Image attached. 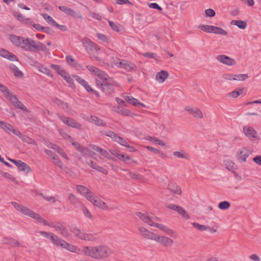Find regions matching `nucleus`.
<instances>
[{
  "label": "nucleus",
  "mask_w": 261,
  "mask_h": 261,
  "mask_svg": "<svg viewBox=\"0 0 261 261\" xmlns=\"http://www.w3.org/2000/svg\"><path fill=\"white\" fill-rule=\"evenodd\" d=\"M83 251L86 255L97 259L107 258L113 252L110 248L104 245H99L95 247H85Z\"/></svg>",
  "instance_id": "obj_1"
},
{
  "label": "nucleus",
  "mask_w": 261,
  "mask_h": 261,
  "mask_svg": "<svg viewBox=\"0 0 261 261\" xmlns=\"http://www.w3.org/2000/svg\"><path fill=\"white\" fill-rule=\"evenodd\" d=\"M22 49L25 51L36 52L37 50H41L46 52L48 49L43 43L39 41H35L31 38H23L21 44L20 46Z\"/></svg>",
  "instance_id": "obj_2"
},
{
  "label": "nucleus",
  "mask_w": 261,
  "mask_h": 261,
  "mask_svg": "<svg viewBox=\"0 0 261 261\" xmlns=\"http://www.w3.org/2000/svg\"><path fill=\"white\" fill-rule=\"evenodd\" d=\"M11 204L16 210L23 214L35 219L39 222L43 223L44 225H48V222L41 217L39 214L34 212L27 207L14 201L11 202Z\"/></svg>",
  "instance_id": "obj_3"
},
{
  "label": "nucleus",
  "mask_w": 261,
  "mask_h": 261,
  "mask_svg": "<svg viewBox=\"0 0 261 261\" xmlns=\"http://www.w3.org/2000/svg\"><path fill=\"white\" fill-rule=\"evenodd\" d=\"M96 83L97 86L100 87L103 92L109 94H112L114 92L115 87L119 86V85L112 79L106 82H101L100 80H96Z\"/></svg>",
  "instance_id": "obj_4"
},
{
  "label": "nucleus",
  "mask_w": 261,
  "mask_h": 261,
  "mask_svg": "<svg viewBox=\"0 0 261 261\" xmlns=\"http://www.w3.org/2000/svg\"><path fill=\"white\" fill-rule=\"evenodd\" d=\"M113 62L117 66L125 69L127 71H136L137 69V66L132 62H129L124 60L120 59H114Z\"/></svg>",
  "instance_id": "obj_5"
},
{
  "label": "nucleus",
  "mask_w": 261,
  "mask_h": 261,
  "mask_svg": "<svg viewBox=\"0 0 261 261\" xmlns=\"http://www.w3.org/2000/svg\"><path fill=\"white\" fill-rule=\"evenodd\" d=\"M50 67L55 70L59 75L63 77L71 88L74 87L73 79L62 67L59 65L55 64L50 65Z\"/></svg>",
  "instance_id": "obj_6"
},
{
  "label": "nucleus",
  "mask_w": 261,
  "mask_h": 261,
  "mask_svg": "<svg viewBox=\"0 0 261 261\" xmlns=\"http://www.w3.org/2000/svg\"><path fill=\"white\" fill-rule=\"evenodd\" d=\"M50 242L56 246L67 249L71 251H73V249L75 248V246L69 244L55 234L51 236Z\"/></svg>",
  "instance_id": "obj_7"
},
{
  "label": "nucleus",
  "mask_w": 261,
  "mask_h": 261,
  "mask_svg": "<svg viewBox=\"0 0 261 261\" xmlns=\"http://www.w3.org/2000/svg\"><path fill=\"white\" fill-rule=\"evenodd\" d=\"M102 135L108 136L114 141L117 142L121 145L124 146L127 148H130V146L127 144V142L123 138L119 137L117 134L111 130H107L101 132Z\"/></svg>",
  "instance_id": "obj_8"
},
{
  "label": "nucleus",
  "mask_w": 261,
  "mask_h": 261,
  "mask_svg": "<svg viewBox=\"0 0 261 261\" xmlns=\"http://www.w3.org/2000/svg\"><path fill=\"white\" fill-rule=\"evenodd\" d=\"M82 42L87 52L90 55L92 54L94 51H97L100 49L98 45L92 42L90 39L87 37L84 38Z\"/></svg>",
  "instance_id": "obj_9"
},
{
  "label": "nucleus",
  "mask_w": 261,
  "mask_h": 261,
  "mask_svg": "<svg viewBox=\"0 0 261 261\" xmlns=\"http://www.w3.org/2000/svg\"><path fill=\"white\" fill-rule=\"evenodd\" d=\"M58 117L61 121L69 127L80 129L82 126L80 123L76 122L72 118L65 117L60 114H58Z\"/></svg>",
  "instance_id": "obj_10"
},
{
  "label": "nucleus",
  "mask_w": 261,
  "mask_h": 261,
  "mask_svg": "<svg viewBox=\"0 0 261 261\" xmlns=\"http://www.w3.org/2000/svg\"><path fill=\"white\" fill-rule=\"evenodd\" d=\"M72 77L81 85H82L86 90L92 94L95 95L97 96H99L98 93L97 91L93 89L88 84V83L85 81L82 77H80L77 75H72Z\"/></svg>",
  "instance_id": "obj_11"
},
{
  "label": "nucleus",
  "mask_w": 261,
  "mask_h": 261,
  "mask_svg": "<svg viewBox=\"0 0 261 261\" xmlns=\"http://www.w3.org/2000/svg\"><path fill=\"white\" fill-rule=\"evenodd\" d=\"M77 192L86 197L87 199L92 200V195L94 193L88 188L82 185H77L76 187Z\"/></svg>",
  "instance_id": "obj_12"
},
{
  "label": "nucleus",
  "mask_w": 261,
  "mask_h": 261,
  "mask_svg": "<svg viewBox=\"0 0 261 261\" xmlns=\"http://www.w3.org/2000/svg\"><path fill=\"white\" fill-rule=\"evenodd\" d=\"M8 160L14 163L21 171H24L26 173L31 172L32 170L29 166H28L25 163L23 162L20 160H15L14 159H11L8 158Z\"/></svg>",
  "instance_id": "obj_13"
},
{
  "label": "nucleus",
  "mask_w": 261,
  "mask_h": 261,
  "mask_svg": "<svg viewBox=\"0 0 261 261\" xmlns=\"http://www.w3.org/2000/svg\"><path fill=\"white\" fill-rule=\"evenodd\" d=\"M251 153V151L245 147L241 148L237 153V158L240 163H244L246 159Z\"/></svg>",
  "instance_id": "obj_14"
},
{
  "label": "nucleus",
  "mask_w": 261,
  "mask_h": 261,
  "mask_svg": "<svg viewBox=\"0 0 261 261\" xmlns=\"http://www.w3.org/2000/svg\"><path fill=\"white\" fill-rule=\"evenodd\" d=\"M154 241L158 242L165 247H171L173 244V241L171 239L158 234H156Z\"/></svg>",
  "instance_id": "obj_15"
},
{
  "label": "nucleus",
  "mask_w": 261,
  "mask_h": 261,
  "mask_svg": "<svg viewBox=\"0 0 261 261\" xmlns=\"http://www.w3.org/2000/svg\"><path fill=\"white\" fill-rule=\"evenodd\" d=\"M47 225L54 228L55 230L57 232H59L63 237H66L68 236L69 233L67 229L62 223L58 222L55 224H49L48 223V225Z\"/></svg>",
  "instance_id": "obj_16"
},
{
  "label": "nucleus",
  "mask_w": 261,
  "mask_h": 261,
  "mask_svg": "<svg viewBox=\"0 0 261 261\" xmlns=\"http://www.w3.org/2000/svg\"><path fill=\"white\" fill-rule=\"evenodd\" d=\"M184 109L196 118L202 119L203 118V113L199 108L196 107L191 108L190 106H186L185 107Z\"/></svg>",
  "instance_id": "obj_17"
},
{
  "label": "nucleus",
  "mask_w": 261,
  "mask_h": 261,
  "mask_svg": "<svg viewBox=\"0 0 261 261\" xmlns=\"http://www.w3.org/2000/svg\"><path fill=\"white\" fill-rule=\"evenodd\" d=\"M169 208L177 212L179 215L187 219L190 218V216L182 207L175 204H170L166 206Z\"/></svg>",
  "instance_id": "obj_18"
},
{
  "label": "nucleus",
  "mask_w": 261,
  "mask_h": 261,
  "mask_svg": "<svg viewBox=\"0 0 261 261\" xmlns=\"http://www.w3.org/2000/svg\"><path fill=\"white\" fill-rule=\"evenodd\" d=\"M138 231L140 234L145 239L154 240L156 236L154 233L149 231L147 229L143 227H140L138 228Z\"/></svg>",
  "instance_id": "obj_19"
},
{
  "label": "nucleus",
  "mask_w": 261,
  "mask_h": 261,
  "mask_svg": "<svg viewBox=\"0 0 261 261\" xmlns=\"http://www.w3.org/2000/svg\"><path fill=\"white\" fill-rule=\"evenodd\" d=\"M13 105L17 108L28 112L29 110L21 102L15 95L10 94L8 98Z\"/></svg>",
  "instance_id": "obj_20"
},
{
  "label": "nucleus",
  "mask_w": 261,
  "mask_h": 261,
  "mask_svg": "<svg viewBox=\"0 0 261 261\" xmlns=\"http://www.w3.org/2000/svg\"><path fill=\"white\" fill-rule=\"evenodd\" d=\"M216 59L220 62L227 65L231 66L236 64V61L234 59L225 55H219L217 57Z\"/></svg>",
  "instance_id": "obj_21"
},
{
  "label": "nucleus",
  "mask_w": 261,
  "mask_h": 261,
  "mask_svg": "<svg viewBox=\"0 0 261 261\" xmlns=\"http://www.w3.org/2000/svg\"><path fill=\"white\" fill-rule=\"evenodd\" d=\"M92 200H89V201L91 202L94 205L103 210H107L108 208L106 203L104 201H102L100 199H95L94 195H92Z\"/></svg>",
  "instance_id": "obj_22"
},
{
  "label": "nucleus",
  "mask_w": 261,
  "mask_h": 261,
  "mask_svg": "<svg viewBox=\"0 0 261 261\" xmlns=\"http://www.w3.org/2000/svg\"><path fill=\"white\" fill-rule=\"evenodd\" d=\"M90 147L93 150H94L97 152H99L103 156H104L108 159L113 160V159L111 157V155L109 154V153L107 150H104L103 149L100 148V147L97 146L95 145H91Z\"/></svg>",
  "instance_id": "obj_23"
},
{
  "label": "nucleus",
  "mask_w": 261,
  "mask_h": 261,
  "mask_svg": "<svg viewBox=\"0 0 261 261\" xmlns=\"http://www.w3.org/2000/svg\"><path fill=\"white\" fill-rule=\"evenodd\" d=\"M151 226H155L159 228L160 230L166 232L171 237L174 236V231L172 229L169 228L167 226L163 224L153 222Z\"/></svg>",
  "instance_id": "obj_24"
},
{
  "label": "nucleus",
  "mask_w": 261,
  "mask_h": 261,
  "mask_svg": "<svg viewBox=\"0 0 261 261\" xmlns=\"http://www.w3.org/2000/svg\"><path fill=\"white\" fill-rule=\"evenodd\" d=\"M167 189L173 194L177 195H180L181 194V188L176 183H169L168 185Z\"/></svg>",
  "instance_id": "obj_25"
},
{
  "label": "nucleus",
  "mask_w": 261,
  "mask_h": 261,
  "mask_svg": "<svg viewBox=\"0 0 261 261\" xmlns=\"http://www.w3.org/2000/svg\"><path fill=\"white\" fill-rule=\"evenodd\" d=\"M169 73L166 70H161L155 75V79L160 83H163L169 76Z\"/></svg>",
  "instance_id": "obj_26"
},
{
  "label": "nucleus",
  "mask_w": 261,
  "mask_h": 261,
  "mask_svg": "<svg viewBox=\"0 0 261 261\" xmlns=\"http://www.w3.org/2000/svg\"><path fill=\"white\" fill-rule=\"evenodd\" d=\"M9 38L13 44L20 47L21 44V41L23 38V37L11 34L9 35Z\"/></svg>",
  "instance_id": "obj_27"
},
{
  "label": "nucleus",
  "mask_w": 261,
  "mask_h": 261,
  "mask_svg": "<svg viewBox=\"0 0 261 261\" xmlns=\"http://www.w3.org/2000/svg\"><path fill=\"white\" fill-rule=\"evenodd\" d=\"M135 214L143 221L151 226L153 222H152L150 218L147 215V214L142 213L141 212H137Z\"/></svg>",
  "instance_id": "obj_28"
},
{
  "label": "nucleus",
  "mask_w": 261,
  "mask_h": 261,
  "mask_svg": "<svg viewBox=\"0 0 261 261\" xmlns=\"http://www.w3.org/2000/svg\"><path fill=\"white\" fill-rule=\"evenodd\" d=\"M115 112L124 116L133 117V116L135 115V114L132 113L129 110L126 109L120 106H119L117 108Z\"/></svg>",
  "instance_id": "obj_29"
},
{
  "label": "nucleus",
  "mask_w": 261,
  "mask_h": 261,
  "mask_svg": "<svg viewBox=\"0 0 261 261\" xmlns=\"http://www.w3.org/2000/svg\"><path fill=\"white\" fill-rule=\"evenodd\" d=\"M95 75L98 77V80H100L101 82H106L107 81L110 80L111 79L104 71L99 69L97 71V73H96ZM96 80L97 79H96Z\"/></svg>",
  "instance_id": "obj_30"
},
{
  "label": "nucleus",
  "mask_w": 261,
  "mask_h": 261,
  "mask_svg": "<svg viewBox=\"0 0 261 261\" xmlns=\"http://www.w3.org/2000/svg\"><path fill=\"white\" fill-rule=\"evenodd\" d=\"M34 62L38 64L37 67L38 68V69L40 72L49 76H53L51 71L47 67L44 66L43 65L40 64V63H38L37 61H34Z\"/></svg>",
  "instance_id": "obj_31"
},
{
  "label": "nucleus",
  "mask_w": 261,
  "mask_h": 261,
  "mask_svg": "<svg viewBox=\"0 0 261 261\" xmlns=\"http://www.w3.org/2000/svg\"><path fill=\"white\" fill-rule=\"evenodd\" d=\"M244 132L246 136L249 138H255L257 134L256 130L251 127H244Z\"/></svg>",
  "instance_id": "obj_32"
},
{
  "label": "nucleus",
  "mask_w": 261,
  "mask_h": 261,
  "mask_svg": "<svg viewBox=\"0 0 261 261\" xmlns=\"http://www.w3.org/2000/svg\"><path fill=\"white\" fill-rule=\"evenodd\" d=\"M89 121L91 123L98 126H106V123L96 116H91L89 119Z\"/></svg>",
  "instance_id": "obj_33"
},
{
  "label": "nucleus",
  "mask_w": 261,
  "mask_h": 261,
  "mask_svg": "<svg viewBox=\"0 0 261 261\" xmlns=\"http://www.w3.org/2000/svg\"><path fill=\"white\" fill-rule=\"evenodd\" d=\"M230 23L232 25H235L237 26L239 28L244 30L247 27V21H243L241 20H233L231 21Z\"/></svg>",
  "instance_id": "obj_34"
},
{
  "label": "nucleus",
  "mask_w": 261,
  "mask_h": 261,
  "mask_svg": "<svg viewBox=\"0 0 261 261\" xmlns=\"http://www.w3.org/2000/svg\"><path fill=\"white\" fill-rule=\"evenodd\" d=\"M212 33H214L215 34H218L221 35L226 36L227 35V32L224 30L222 29L221 28L215 27L212 25V28L211 29Z\"/></svg>",
  "instance_id": "obj_35"
},
{
  "label": "nucleus",
  "mask_w": 261,
  "mask_h": 261,
  "mask_svg": "<svg viewBox=\"0 0 261 261\" xmlns=\"http://www.w3.org/2000/svg\"><path fill=\"white\" fill-rule=\"evenodd\" d=\"M51 148L56 151L58 153H59L62 157L65 159L66 160H68V158L66 153L59 146L56 144H52Z\"/></svg>",
  "instance_id": "obj_36"
},
{
  "label": "nucleus",
  "mask_w": 261,
  "mask_h": 261,
  "mask_svg": "<svg viewBox=\"0 0 261 261\" xmlns=\"http://www.w3.org/2000/svg\"><path fill=\"white\" fill-rule=\"evenodd\" d=\"M19 138L21 139L23 142H26L29 144H32L36 146L37 145V143L35 140L30 138L29 137L25 135L22 134Z\"/></svg>",
  "instance_id": "obj_37"
},
{
  "label": "nucleus",
  "mask_w": 261,
  "mask_h": 261,
  "mask_svg": "<svg viewBox=\"0 0 261 261\" xmlns=\"http://www.w3.org/2000/svg\"><path fill=\"white\" fill-rule=\"evenodd\" d=\"M70 230L76 237H77L81 240L83 238L84 233L82 232L78 227L75 226L72 227Z\"/></svg>",
  "instance_id": "obj_38"
},
{
  "label": "nucleus",
  "mask_w": 261,
  "mask_h": 261,
  "mask_svg": "<svg viewBox=\"0 0 261 261\" xmlns=\"http://www.w3.org/2000/svg\"><path fill=\"white\" fill-rule=\"evenodd\" d=\"M54 102L55 103H56L57 106H58L59 107H60L63 110L67 111L68 110V105L67 103L65 102L58 98L55 99L54 100Z\"/></svg>",
  "instance_id": "obj_39"
},
{
  "label": "nucleus",
  "mask_w": 261,
  "mask_h": 261,
  "mask_svg": "<svg viewBox=\"0 0 261 261\" xmlns=\"http://www.w3.org/2000/svg\"><path fill=\"white\" fill-rule=\"evenodd\" d=\"M173 154L174 156L179 159H185L187 160L189 159V155L182 150L178 151H174L173 152Z\"/></svg>",
  "instance_id": "obj_40"
},
{
  "label": "nucleus",
  "mask_w": 261,
  "mask_h": 261,
  "mask_svg": "<svg viewBox=\"0 0 261 261\" xmlns=\"http://www.w3.org/2000/svg\"><path fill=\"white\" fill-rule=\"evenodd\" d=\"M4 243L12 246H19V242L12 238H6L4 240Z\"/></svg>",
  "instance_id": "obj_41"
},
{
  "label": "nucleus",
  "mask_w": 261,
  "mask_h": 261,
  "mask_svg": "<svg viewBox=\"0 0 261 261\" xmlns=\"http://www.w3.org/2000/svg\"><path fill=\"white\" fill-rule=\"evenodd\" d=\"M225 165L227 169L229 171H231L234 174L236 173L234 171H233V170H236L237 169L236 165L233 162L230 160H226L225 161Z\"/></svg>",
  "instance_id": "obj_42"
},
{
  "label": "nucleus",
  "mask_w": 261,
  "mask_h": 261,
  "mask_svg": "<svg viewBox=\"0 0 261 261\" xmlns=\"http://www.w3.org/2000/svg\"><path fill=\"white\" fill-rule=\"evenodd\" d=\"M146 139L147 140L151 141L153 143L160 145L162 146H165V143L162 140L159 139L155 137H151V136H148L146 138Z\"/></svg>",
  "instance_id": "obj_43"
},
{
  "label": "nucleus",
  "mask_w": 261,
  "mask_h": 261,
  "mask_svg": "<svg viewBox=\"0 0 261 261\" xmlns=\"http://www.w3.org/2000/svg\"><path fill=\"white\" fill-rule=\"evenodd\" d=\"M66 61L69 65L75 67H80V65L75 61L71 56H67L66 57Z\"/></svg>",
  "instance_id": "obj_44"
},
{
  "label": "nucleus",
  "mask_w": 261,
  "mask_h": 261,
  "mask_svg": "<svg viewBox=\"0 0 261 261\" xmlns=\"http://www.w3.org/2000/svg\"><path fill=\"white\" fill-rule=\"evenodd\" d=\"M12 127L11 124H7L3 121H0V127L4 129L8 133H10L11 132Z\"/></svg>",
  "instance_id": "obj_45"
},
{
  "label": "nucleus",
  "mask_w": 261,
  "mask_h": 261,
  "mask_svg": "<svg viewBox=\"0 0 261 261\" xmlns=\"http://www.w3.org/2000/svg\"><path fill=\"white\" fill-rule=\"evenodd\" d=\"M41 15L47 22L50 23L53 26H54L56 22L50 16L46 13H42Z\"/></svg>",
  "instance_id": "obj_46"
},
{
  "label": "nucleus",
  "mask_w": 261,
  "mask_h": 261,
  "mask_svg": "<svg viewBox=\"0 0 261 261\" xmlns=\"http://www.w3.org/2000/svg\"><path fill=\"white\" fill-rule=\"evenodd\" d=\"M230 206V204L227 201H223L220 202L218 204V207L222 210L228 209Z\"/></svg>",
  "instance_id": "obj_47"
},
{
  "label": "nucleus",
  "mask_w": 261,
  "mask_h": 261,
  "mask_svg": "<svg viewBox=\"0 0 261 261\" xmlns=\"http://www.w3.org/2000/svg\"><path fill=\"white\" fill-rule=\"evenodd\" d=\"M0 174H2L4 177L9 179L12 181L14 182L16 185L18 184V181L13 176L8 173L4 172L3 171H0Z\"/></svg>",
  "instance_id": "obj_48"
},
{
  "label": "nucleus",
  "mask_w": 261,
  "mask_h": 261,
  "mask_svg": "<svg viewBox=\"0 0 261 261\" xmlns=\"http://www.w3.org/2000/svg\"><path fill=\"white\" fill-rule=\"evenodd\" d=\"M248 75L247 74H239L234 75L233 80L243 81L248 79Z\"/></svg>",
  "instance_id": "obj_49"
},
{
  "label": "nucleus",
  "mask_w": 261,
  "mask_h": 261,
  "mask_svg": "<svg viewBox=\"0 0 261 261\" xmlns=\"http://www.w3.org/2000/svg\"><path fill=\"white\" fill-rule=\"evenodd\" d=\"M192 225L195 228H197L200 231H203L207 230L208 226L201 225L196 222H193Z\"/></svg>",
  "instance_id": "obj_50"
},
{
  "label": "nucleus",
  "mask_w": 261,
  "mask_h": 261,
  "mask_svg": "<svg viewBox=\"0 0 261 261\" xmlns=\"http://www.w3.org/2000/svg\"><path fill=\"white\" fill-rule=\"evenodd\" d=\"M212 25H209L200 24L199 25H198V28L199 29L208 33H212Z\"/></svg>",
  "instance_id": "obj_51"
},
{
  "label": "nucleus",
  "mask_w": 261,
  "mask_h": 261,
  "mask_svg": "<svg viewBox=\"0 0 261 261\" xmlns=\"http://www.w3.org/2000/svg\"><path fill=\"white\" fill-rule=\"evenodd\" d=\"M125 171H127L128 172V174L130 177H132L133 179H137V180H141L142 178V176L136 172H132L130 171H129L127 170H124Z\"/></svg>",
  "instance_id": "obj_52"
},
{
  "label": "nucleus",
  "mask_w": 261,
  "mask_h": 261,
  "mask_svg": "<svg viewBox=\"0 0 261 261\" xmlns=\"http://www.w3.org/2000/svg\"><path fill=\"white\" fill-rule=\"evenodd\" d=\"M97 37L99 40H101L102 41H103L104 42H106V43L109 42L110 38H109V37H108L106 35H104L101 33H97Z\"/></svg>",
  "instance_id": "obj_53"
},
{
  "label": "nucleus",
  "mask_w": 261,
  "mask_h": 261,
  "mask_svg": "<svg viewBox=\"0 0 261 261\" xmlns=\"http://www.w3.org/2000/svg\"><path fill=\"white\" fill-rule=\"evenodd\" d=\"M96 239V237L92 234L91 233H84L83 238L82 240L93 241Z\"/></svg>",
  "instance_id": "obj_54"
},
{
  "label": "nucleus",
  "mask_w": 261,
  "mask_h": 261,
  "mask_svg": "<svg viewBox=\"0 0 261 261\" xmlns=\"http://www.w3.org/2000/svg\"><path fill=\"white\" fill-rule=\"evenodd\" d=\"M0 91L5 94L6 98H8V97L11 94L9 89L4 85L1 84H0Z\"/></svg>",
  "instance_id": "obj_55"
},
{
  "label": "nucleus",
  "mask_w": 261,
  "mask_h": 261,
  "mask_svg": "<svg viewBox=\"0 0 261 261\" xmlns=\"http://www.w3.org/2000/svg\"><path fill=\"white\" fill-rule=\"evenodd\" d=\"M243 93V89H239V90H234L230 93H229L228 95L233 98H237L239 95L242 94Z\"/></svg>",
  "instance_id": "obj_56"
},
{
  "label": "nucleus",
  "mask_w": 261,
  "mask_h": 261,
  "mask_svg": "<svg viewBox=\"0 0 261 261\" xmlns=\"http://www.w3.org/2000/svg\"><path fill=\"white\" fill-rule=\"evenodd\" d=\"M72 145L79 151L84 153L87 151V148L83 147L79 143L75 142H71Z\"/></svg>",
  "instance_id": "obj_57"
},
{
  "label": "nucleus",
  "mask_w": 261,
  "mask_h": 261,
  "mask_svg": "<svg viewBox=\"0 0 261 261\" xmlns=\"http://www.w3.org/2000/svg\"><path fill=\"white\" fill-rule=\"evenodd\" d=\"M69 16H72V17L75 18V19H82L83 18V15L79 12H77L75 11L74 10L72 9L71 10L70 14Z\"/></svg>",
  "instance_id": "obj_58"
},
{
  "label": "nucleus",
  "mask_w": 261,
  "mask_h": 261,
  "mask_svg": "<svg viewBox=\"0 0 261 261\" xmlns=\"http://www.w3.org/2000/svg\"><path fill=\"white\" fill-rule=\"evenodd\" d=\"M60 10L65 13L67 15H70L72 9L68 8L66 6H61L59 7Z\"/></svg>",
  "instance_id": "obj_59"
},
{
  "label": "nucleus",
  "mask_w": 261,
  "mask_h": 261,
  "mask_svg": "<svg viewBox=\"0 0 261 261\" xmlns=\"http://www.w3.org/2000/svg\"><path fill=\"white\" fill-rule=\"evenodd\" d=\"M132 100L129 103L134 105V106H140L141 107H144L145 106L143 103L140 102L138 99L133 97L131 98Z\"/></svg>",
  "instance_id": "obj_60"
},
{
  "label": "nucleus",
  "mask_w": 261,
  "mask_h": 261,
  "mask_svg": "<svg viewBox=\"0 0 261 261\" xmlns=\"http://www.w3.org/2000/svg\"><path fill=\"white\" fill-rule=\"evenodd\" d=\"M52 159L54 160V163L56 165L59 166L60 168H62V163L57 155H55L54 156H53Z\"/></svg>",
  "instance_id": "obj_61"
},
{
  "label": "nucleus",
  "mask_w": 261,
  "mask_h": 261,
  "mask_svg": "<svg viewBox=\"0 0 261 261\" xmlns=\"http://www.w3.org/2000/svg\"><path fill=\"white\" fill-rule=\"evenodd\" d=\"M109 23L112 29L116 32L119 31V25L113 21L109 20Z\"/></svg>",
  "instance_id": "obj_62"
},
{
  "label": "nucleus",
  "mask_w": 261,
  "mask_h": 261,
  "mask_svg": "<svg viewBox=\"0 0 261 261\" xmlns=\"http://www.w3.org/2000/svg\"><path fill=\"white\" fill-rule=\"evenodd\" d=\"M205 14L207 17H214L216 15V12L212 9H207L205 10Z\"/></svg>",
  "instance_id": "obj_63"
},
{
  "label": "nucleus",
  "mask_w": 261,
  "mask_h": 261,
  "mask_svg": "<svg viewBox=\"0 0 261 261\" xmlns=\"http://www.w3.org/2000/svg\"><path fill=\"white\" fill-rule=\"evenodd\" d=\"M13 14L14 16L17 18V19L21 22L25 18L20 13L18 12L14 11L13 12Z\"/></svg>",
  "instance_id": "obj_64"
}]
</instances>
